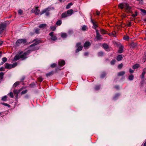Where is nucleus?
I'll list each match as a JSON object with an SVG mask.
<instances>
[{"mask_svg": "<svg viewBox=\"0 0 146 146\" xmlns=\"http://www.w3.org/2000/svg\"><path fill=\"white\" fill-rule=\"evenodd\" d=\"M29 53V51L23 53V51H21L19 54H16L14 57V59L15 61L19 60L20 58L22 60H24L27 58V55Z\"/></svg>", "mask_w": 146, "mask_h": 146, "instance_id": "f257e3e1", "label": "nucleus"}, {"mask_svg": "<svg viewBox=\"0 0 146 146\" xmlns=\"http://www.w3.org/2000/svg\"><path fill=\"white\" fill-rule=\"evenodd\" d=\"M33 42H35L33 44L31 45L29 47L30 51H33L38 49V48L35 47V46L40 43V41L37 39H36L33 40Z\"/></svg>", "mask_w": 146, "mask_h": 146, "instance_id": "f03ea898", "label": "nucleus"}, {"mask_svg": "<svg viewBox=\"0 0 146 146\" xmlns=\"http://www.w3.org/2000/svg\"><path fill=\"white\" fill-rule=\"evenodd\" d=\"M118 7L121 9L124 8L126 10H127L129 12H130L131 7L129 6V4L127 3H121L118 5Z\"/></svg>", "mask_w": 146, "mask_h": 146, "instance_id": "7ed1b4c3", "label": "nucleus"}, {"mask_svg": "<svg viewBox=\"0 0 146 146\" xmlns=\"http://www.w3.org/2000/svg\"><path fill=\"white\" fill-rule=\"evenodd\" d=\"M6 27V24L5 23H3L0 24V34L3 33L5 30Z\"/></svg>", "mask_w": 146, "mask_h": 146, "instance_id": "20e7f679", "label": "nucleus"}, {"mask_svg": "<svg viewBox=\"0 0 146 146\" xmlns=\"http://www.w3.org/2000/svg\"><path fill=\"white\" fill-rule=\"evenodd\" d=\"M50 9L49 8H47L45 9H44L42 10L40 13V15L43 14L44 13H45V15L47 16H48L49 15V11H50Z\"/></svg>", "mask_w": 146, "mask_h": 146, "instance_id": "39448f33", "label": "nucleus"}, {"mask_svg": "<svg viewBox=\"0 0 146 146\" xmlns=\"http://www.w3.org/2000/svg\"><path fill=\"white\" fill-rule=\"evenodd\" d=\"M27 42V40L26 39H20L17 41L16 42V44L18 45H19L21 43L25 44Z\"/></svg>", "mask_w": 146, "mask_h": 146, "instance_id": "423d86ee", "label": "nucleus"}, {"mask_svg": "<svg viewBox=\"0 0 146 146\" xmlns=\"http://www.w3.org/2000/svg\"><path fill=\"white\" fill-rule=\"evenodd\" d=\"M54 33L52 32L49 33V35L50 36V39L51 40L55 41L57 39V38L56 35L54 34Z\"/></svg>", "mask_w": 146, "mask_h": 146, "instance_id": "0eeeda50", "label": "nucleus"}, {"mask_svg": "<svg viewBox=\"0 0 146 146\" xmlns=\"http://www.w3.org/2000/svg\"><path fill=\"white\" fill-rule=\"evenodd\" d=\"M81 45V43L80 42H78L76 44V46L77 47V48L76 51V53L78 52L82 49L83 48V46Z\"/></svg>", "mask_w": 146, "mask_h": 146, "instance_id": "6e6552de", "label": "nucleus"}, {"mask_svg": "<svg viewBox=\"0 0 146 146\" xmlns=\"http://www.w3.org/2000/svg\"><path fill=\"white\" fill-rule=\"evenodd\" d=\"M38 7H36L35 9H33L32 10V12L33 13H35L36 15H37L40 13V10L38 9Z\"/></svg>", "mask_w": 146, "mask_h": 146, "instance_id": "1a4fd4ad", "label": "nucleus"}, {"mask_svg": "<svg viewBox=\"0 0 146 146\" xmlns=\"http://www.w3.org/2000/svg\"><path fill=\"white\" fill-rule=\"evenodd\" d=\"M65 61L63 60H60L59 61L58 64L60 66H63L65 64Z\"/></svg>", "mask_w": 146, "mask_h": 146, "instance_id": "9d476101", "label": "nucleus"}, {"mask_svg": "<svg viewBox=\"0 0 146 146\" xmlns=\"http://www.w3.org/2000/svg\"><path fill=\"white\" fill-rule=\"evenodd\" d=\"M96 38L98 40H100L102 38H101V36L99 34L98 31L96 30Z\"/></svg>", "mask_w": 146, "mask_h": 146, "instance_id": "9b49d317", "label": "nucleus"}, {"mask_svg": "<svg viewBox=\"0 0 146 146\" xmlns=\"http://www.w3.org/2000/svg\"><path fill=\"white\" fill-rule=\"evenodd\" d=\"M66 13L68 16L71 15L73 12V11L72 9H70L66 11Z\"/></svg>", "mask_w": 146, "mask_h": 146, "instance_id": "f8f14e48", "label": "nucleus"}, {"mask_svg": "<svg viewBox=\"0 0 146 146\" xmlns=\"http://www.w3.org/2000/svg\"><path fill=\"white\" fill-rule=\"evenodd\" d=\"M91 45V43L89 41H87L86 42L84 45V48H86L88 47V46H90Z\"/></svg>", "mask_w": 146, "mask_h": 146, "instance_id": "ddd939ff", "label": "nucleus"}, {"mask_svg": "<svg viewBox=\"0 0 146 146\" xmlns=\"http://www.w3.org/2000/svg\"><path fill=\"white\" fill-rule=\"evenodd\" d=\"M5 67L7 69H10L12 68V64H9L7 63L5 64Z\"/></svg>", "mask_w": 146, "mask_h": 146, "instance_id": "4468645a", "label": "nucleus"}, {"mask_svg": "<svg viewBox=\"0 0 146 146\" xmlns=\"http://www.w3.org/2000/svg\"><path fill=\"white\" fill-rule=\"evenodd\" d=\"M146 69L144 68L143 70V72L140 76V77L141 78H144V75L145 74L146 72L145 71Z\"/></svg>", "mask_w": 146, "mask_h": 146, "instance_id": "2eb2a0df", "label": "nucleus"}, {"mask_svg": "<svg viewBox=\"0 0 146 146\" xmlns=\"http://www.w3.org/2000/svg\"><path fill=\"white\" fill-rule=\"evenodd\" d=\"M22 89H20L18 91L17 90H14L13 91V92L15 94H17V96L18 94L21 91Z\"/></svg>", "mask_w": 146, "mask_h": 146, "instance_id": "dca6fc26", "label": "nucleus"}, {"mask_svg": "<svg viewBox=\"0 0 146 146\" xmlns=\"http://www.w3.org/2000/svg\"><path fill=\"white\" fill-rule=\"evenodd\" d=\"M68 16L66 12H65L62 14L61 17L62 18H64Z\"/></svg>", "mask_w": 146, "mask_h": 146, "instance_id": "f3484780", "label": "nucleus"}, {"mask_svg": "<svg viewBox=\"0 0 146 146\" xmlns=\"http://www.w3.org/2000/svg\"><path fill=\"white\" fill-rule=\"evenodd\" d=\"M125 72L124 71H122L118 73V76H121L124 75L125 74Z\"/></svg>", "mask_w": 146, "mask_h": 146, "instance_id": "a211bd4d", "label": "nucleus"}, {"mask_svg": "<svg viewBox=\"0 0 146 146\" xmlns=\"http://www.w3.org/2000/svg\"><path fill=\"white\" fill-rule=\"evenodd\" d=\"M103 48L106 50H108V49L109 48L108 46L106 44H104L103 45Z\"/></svg>", "mask_w": 146, "mask_h": 146, "instance_id": "6ab92c4d", "label": "nucleus"}, {"mask_svg": "<svg viewBox=\"0 0 146 146\" xmlns=\"http://www.w3.org/2000/svg\"><path fill=\"white\" fill-rule=\"evenodd\" d=\"M123 57L121 55H119L117 57V60L119 61H120L122 59Z\"/></svg>", "mask_w": 146, "mask_h": 146, "instance_id": "aec40b11", "label": "nucleus"}, {"mask_svg": "<svg viewBox=\"0 0 146 146\" xmlns=\"http://www.w3.org/2000/svg\"><path fill=\"white\" fill-rule=\"evenodd\" d=\"M140 66V65L138 64H136L134 65L133 66V69H136L138 68Z\"/></svg>", "mask_w": 146, "mask_h": 146, "instance_id": "412c9836", "label": "nucleus"}, {"mask_svg": "<svg viewBox=\"0 0 146 146\" xmlns=\"http://www.w3.org/2000/svg\"><path fill=\"white\" fill-rule=\"evenodd\" d=\"M46 26V24H43L40 25L39 26V27L40 28H44Z\"/></svg>", "mask_w": 146, "mask_h": 146, "instance_id": "4be33fe9", "label": "nucleus"}, {"mask_svg": "<svg viewBox=\"0 0 146 146\" xmlns=\"http://www.w3.org/2000/svg\"><path fill=\"white\" fill-rule=\"evenodd\" d=\"M123 47L122 46H121L120 47L119 49L118 50V52L120 53H122L123 52Z\"/></svg>", "mask_w": 146, "mask_h": 146, "instance_id": "5701e85b", "label": "nucleus"}, {"mask_svg": "<svg viewBox=\"0 0 146 146\" xmlns=\"http://www.w3.org/2000/svg\"><path fill=\"white\" fill-rule=\"evenodd\" d=\"M73 5V4L72 3H69L66 6V9H69L70 6Z\"/></svg>", "mask_w": 146, "mask_h": 146, "instance_id": "b1692460", "label": "nucleus"}, {"mask_svg": "<svg viewBox=\"0 0 146 146\" xmlns=\"http://www.w3.org/2000/svg\"><path fill=\"white\" fill-rule=\"evenodd\" d=\"M104 52L102 51H100L98 53V55L99 56H103L104 54Z\"/></svg>", "mask_w": 146, "mask_h": 146, "instance_id": "393cba45", "label": "nucleus"}, {"mask_svg": "<svg viewBox=\"0 0 146 146\" xmlns=\"http://www.w3.org/2000/svg\"><path fill=\"white\" fill-rule=\"evenodd\" d=\"M131 47L133 48H134L137 46V44L135 43H132L131 44Z\"/></svg>", "mask_w": 146, "mask_h": 146, "instance_id": "a878e982", "label": "nucleus"}, {"mask_svg": "<svg viewBox=\"0 0 146 146\" xmlns=\"http://www.w3.org/2000/svg\"><path fill=\"white\" fill-rule=\"evenodd\" d=\"M62 21L61 20H58L56 23V25L57 26L60 25L62 24Z\"/></svg>", "mask_w": 146, "mask_h": 146, "instance_id": "bb28decb", "label": "nucleus"}, {"mask_svg": "<svg viewBox=\"0 0 146 146\" xmlns=\"http://www.w3.org/2000/svg\"><path fill=\"white\" fill-rule=\"evenodd\" d=\"M53 74V72H49L48 73L46 74V76L47 77H48L49 76H52Z\"/></svg>", "mask_w": 146, "mask_h": 146, "instance_id": "cd10ccee", "label": "nucleus"}, {"mask_svg": "<svg viewBox=\"0 0 146 146\" xmlns=\"http://www.w3.org/2000/svg\"><path fill=\"white\" fill-rule=\"evenodd\" d=\"M35 33L36 34H38L39 33L40 29H39L35 28L34 29Z\"/></svg>", "mask_w": 146, "mask_h": 146, "instance_id": "c85d7f7f", "label": "nucleus"}, {"mask_svg": "<svg viewBox=\"0 0 146 146\" xmlns=\"http://www.w3.org/2000/svg\"><path fill=\"white\" fill-rule=\"evenodd\" d=\"M92 23L93 24V28L95 29L98 27V26L92 20Z\"/></svg>", "mask_w": 146, "mask_h": 146, "instance_id": "c756f323", "label": "nucleus"}, {"mask_svg": "<svg viewBox=\"0 0 146 146\" xmlns=\"http://www.w3.org/2000/svg\"><path fill=\"white\" fill-rule=\"evenodd\" d=\"M67 36V35L66 33H64L61 34V37L62 38H66Z\"/></svg>", "mask_w": 146, "mask_h": 146, "instance_id": "7c9ffc66", "label": "nucleus"}, {"mask_svg": "<svg viewBox=\"0 0 146 146\" xmlns=\"http://www.w3.org/2000/svg\"><path fill=\"white\" fill-rule=\"evenodd\" d=\"M106 73L104 72H103L101 75V78H104V77H105V76H106Z\"/></svg>", "mask_w": 146, "mask_h": 146, "instance_id": "2f4dec72", "label": "nucleus"}, {"mask_svg": "<svg viewBox=\"0 0 146 146\" xmlns=\"http://www.w3.org/2000/svg\"><path fill=\"white\" fill-rule=\"evenodd\" d=\"M37 79L38 81L40 82H41L43 80V78L41 76L38 77Z\"/></svg>", "mask_w": 146, "mask_h": 146, "instance_id": "473e14b6", "label": "nucleus"}, {"mask_svg": "<svg viewBox=\"0 0 146 146\" xmlns=\"http://www.w3.org/2000/svg\"><path fill=\"white\" fill-rule=\"evenodd\" d=\"M56 28V27L55 26H51L50 27V29L52 30V31H54Z\"/></svg>", "mask_w": 146, "mask_h": 146, "instance_id": "72a5a7b5", "label": "nucleus"}, {"mask_svg": "<svg viewBox=\"0 0 146 146\" xmlns=\"http://www.w3.org/2000/svg\"><path fill=\"white\" fill-rule=\"evenodd\" d=\"M7 97L6 96H5L3 97L1 99V100L3 101H6L7 100Z\"/></svg>", "mask_w": 146, "mask_h": 146, "instance_id": "f704fd0d", "label": "nucleus"}, {"mask_svg": "<svg viewBox=\"0 0 146 146\" xmlns=\"http://www.w3.org/2000/svg\"><path fill=\"white\" fill-rule=\"evenodd\" d=\"M100 32L102 34H105L106 33V31L104 29H101Z\"/></svg>", "mask_w": 146, "mask_h": 146, "instance_id": "c9c22d12", "label": "nucleus"}, {"mask_svg": "<svg viewBox=\"0 0 146 146\" xmlns=\"http://www.w3.org/2000/svg\"><path fill=\"white\" fill-rule=\"evenodd\" d=\"M133 79V75H131L129 77V79L130 80H132Z\"/></svg>", "mask_w": 146, "mask_h": 146, "instance_id": "e433bc0d", "label": "nucleus"}, {"mask_svg": "<svg viewBox=\"0 0 146 146\" xmlns=\"http://www.w3.org/2000/svg\"><path fill=\"white\" fill-rule=\"evenodd\" d=\"M4 75V74L2 72H1L0 73V79H3Z\"/></svg>", "mask_w": 146, "mask_h": 146, "instance_id": "4c0bfd02", "label": "nucleus"}, {"mask_svg": "<svg viewBox=\"0 0 146 146\" xmlns=\"http://www.w3.org/2000/svg\"><path fill=\"white\" fill-rule=\"evenodd\" d=\"M87 27L85 25L83 26L82 27V30L83 31H85L86 30Z\"/></svg>", "mask_w": 146, "mask_h": 146, "instance_id": "58836bf2", "label": "nucleus"}, {"mask_svg": "<svg viewBox=\"0 0 146 146\" xmlns=\"http://www.w3.org/2000/svg\"><path fill=\"white\" fill-rule=\"evenodd\" d=\"M100 88V85H97L95 87V89L96 90H99Z\"/></svg>", "mask_w": 146, "mask_h": 146, "instance_id": "ea45409f", "label": "nucleus"}, {"mask_svg": "<svg viewBox=\"0 0 146 146\" xmlns=\"http://www.w3.org/2000/svg\"><path fill=\"white\" fill-rule=\"evenodd\" d=\"M120 95V94H116L114 97L113 98L114 100H116Z\"/></svg>", "mask_w": 146, "mask_h": 146, "instance_id": "a19ab883", "label": "nucleus"}, {"mask_svg": "<svg viewBox=\"0 0 146 146\" xmlns=\"http://www.w3.org/2000/svg\"><path fill=\"white\" fill-rule=\"evenodd\" d=\"M27 90H25L23 91L21 93V94L22 95V94H25L27 93Z\"/></svg>", "mask_w": 146, "mask_h": 146, "instance_id": "79ce46f5", "label": "nucleus"}, {"mask_svg": "<svg viewBox=\"0 0 146 146\" xmlns=\"http://www.w3.org/2000/svg\"><path fill=\"white\" fill-rule=\"evenodd\" d=\"M123 64H119L118 66V68L119 69H121L123 66Z\"/></svg>", "mask_w": 146, "mask_h": 146, "instance_id": "37998d69", "label": "nucleus"}, {"mask_svg": "<svg viewBox=\"0 0 146 146\" xmlns=\"http://www.w3.org/2000/svg\"><path fill=\"white\" fill-rule=\"evenodd\" d=\"M56 64L55 63H53L51 64L50 66L52 68H54L56 66Z\"/></svg>", "mask_w": 146, "mask_h": 146, "instance_id": "c03bdc74", "label": "nucleus"}, {"mask_svg": "<svg viewBox=\"0 0 146 146\" xmlns=\"http://www.w3.org/2000/svg\"><path fill=\"white\" fill-rule=\"evenodd\" d=\"M23 12V11L21 9H19L18 11V13L20 15H22V14Z\"/></svg>", "mask_w": 146, "mask_h": 146, "instance_id": "a18cd8bd", "label": "nucleus"}, {"mask_svg": "<svg viewBox=\"0 0 146 146\" xmlns=\"http://www.w3.org/2000/svg\"><path fill=\"white\" fill-rule=\"evenodd\" d=\"M17 62H15L14 63H13L12 64V68L15 67L16 66H17Z\"/></svg>", "mask_w": 146, "mask_h": 146, "instance_id": "49530a36", "label": "nucleus"}, {"mask_svg": "<svg viewBox=\"0 0 146 146\" xmlns=\"http://www.w3.org/2000/svg\"><path fill=\"white\" fill-rule=\"evenodd\" d=\"M115 62V60H112L111 62V65H113Z\"/></svg>", "mask_w": 146, "mask_h": 146, "instance_id": "de8ad7c7", "label": "nucleus"}, {"mask_svg": "<svg viewBox=\"0 0 146 146\" xmlns=\"http://www.w3.org/2000/svg\"><path fill=\"white\" fill-rule=\"evenodd\" d=\"M19 82H15L13 85V86L16 87L17 85H19Z\"/></svg>", "mask_w": 146, "mask_h": 146, "instance_id": "09e8293b", "label": "nucleus"}, {"mask_svg": "<svg viewBox=\"0 0 146 146\" xmlns=\"http://www.w3.org/2000/svg\"><path fill=\"white\" fill-rule=\"evenodd\" d=\"M2 60L3 62H5L7 61V58L6 57H3L2 58Z\"/></svg>", "mask_w": 146, "mask_h": 146, "instance_id": "8fccbe9b", "label": "nucleus"}, {"mask_svg": "<svg viewBox=\"0 0 146 146\" xmlns=\"http://www.w3.org/2000/svg\"><path fill=\"white\" fill-rule=\"evenodd\" d=\"M11 98H13L14 96L13 93L12 92H11L9 94Z\"/></svg>", "mask_w": 146, "mask_h": 146, "instance_id": "3c124183", "label": "nucleus"}, {"mask_svg": "<svg viewBox=\"0 0 146 146\" xmlns=\"http://www.w3.org/2000/svg\"><path fill=\"white\" fill-rule=\"evenodd\" d=\"M124 39L127 40L129 39V37L128 36H125L124 37Z\"/></svg>", "mask_w": 146, "mask_h": 146, "instance_id": "603ef678", "label": "nucleus"}, {"mask_svg": "<svg viewBox=\"0 0 146 146\" xmlns=\"http://www.w3.org/2000/svg\"><path fill=\"white\" fill-rule=\"evenodd\" d=\"M2 104L4 106H10V105L9 104H7V103H2Z\"/></svg>", "mask_w": 146, "mask_h": 146, "instance_id": "864d4df0", "label": "nucleus"}, {"mask_svg": "<svg viewBox=\"0 0 146 146\" xmlns=\"http://www.w3.org/2000/svg\"><path fill=\"white\" fill-rule=\"evenodd\" d=\"M141 11L144 14H146V10L143 9H141Z\"/></svg>", "mask_w": 146, "mask_h": 146, "instance_id": "5fc2aeb1", "label": "nucleus"}, {"mask_svg": "<svg viewBox=\"0 0 146 146\" xmlns=\"http://www.w3.org/2000/svg\"><path fill=\"white\" fill-rule=\"evenodd\" d=\"M129 72L130 73H132L134 72V70L131 68L129 69Z\"/></svg>", "mask_w": 146, "mask_h": 146, "instance_id": "6e6d98bb", "label": "nucleus"}, {"mask_svg": "<svg viewBox=\"0 0 146 146\" xmlns=\"http://www.w3.org/2000/svg\"><path fill=\"white\" fill-rule=\"evenodd\" d=\"M115 32H113L111 34H110V35H112L113 36H115Z\"/></svg>", "mask_w": 146, "mask_h": 146, "instance_id": "4d7b16f0", "label": "nucleus"}, {"mask_svg": "<svg viewBox=\"0 0 146 146\" xmlns=\"http://www.w3.org/2000/svg\"><path fill=\"white\" fill-rule=\"evenodd\" d=\"M137 15V12H135V14H133L132 15L134 17H135Z\"/></svg>", "mask_w": 146, "mask_h": 146, "instance_id": "13d9d810", "label": "nucleus"}, {"mask_svg": "<svg viewBox=\"0 0 146 146\" xmlns=\"http://www.w3.org/2000/svg\"><path fill=\"white\" fill-rule=\"evenodd\" d=\"M119 86L118 85H116V86H115L114 87V88L117 89H119Z\"/></svg>", "mask_w": 146, "mask_h": 146, "instance_id": "bf43d9fd", "label": "nucleus"}, {"mask_svg": "<svg viewBox=\"0 0 146 146\" xmlns=\"http://www.w3.org/2000/svg\"><path fill=\"white\" fill-rule=\"evenodd\" d=\"M131 22H129L128 24V26L129 27H130L131 26Z\"/></svg>", "mask_w": 146, "mask_h": 146, "instance_id": "052dcab7", "label": "nucleus"}, {"mask_svg": "<svg viewBox=\"0 0 146 146\" xmlns=\"http://www.w3.org/2000/svg\"><path fill=\"white\" fill-rule=\"evenodd\" d=\"M25 79V77H23L21 79V82H23V80H24Z\"/></svg>", "mask_w": 146, "mask_h": 146, "instance_id": "680f3d73", "label": "nucleus"}, {"mask_svg": "<svg viewBox=\"0 0 146 146\" xmlns=\"http://www.w3.org/2000/svg\"><path fill=\"white\" fill-rule=\"evenodd\" d=\"M96 14L97 15H99L100 14V12L99 11H97L96 12Z\"/></svg>", "mask_w": 146, "mask_h": 146, "instance_id": "e2e57ef3", "label": "nucleus"}, {"mask_svg": "<svg viewBox=\"0 0 146 146\" xmlns=\"http://www.w3.org/2000/svg\"><path fill=\"white\" fill-rule=\"evenodd\" d=\"M88 53L87 52H85L84 53V55L85 56H87L88 55Z\"/></svg>", "mask_w": 146, "mask_h": 146, "instance_id": "0e129e2a", "label": "nucleus"}, {"mask_svg": "<svg viewBox=\"0 0 146 146\" xmlns=\"http://www.w3.org/2000/svg\"><path fill=\"white\" fill-rule=\"evenodd\" d=\"M143 146H146V139L144 141V142L143 143Z\"/></svg>", "mask_w": 146, "mask_h": 146, "instance_id": "69168bd1", "label": "nucleus"}, {"mask_svg": "<svg viewBox=\"0 0 146 146\" xmlns=\"http://www.w3.org/2000/svg\"><path fill=\"white\" fill-rule=\"evenodd\" d=\"M4 68L3 67L0 68V71H3Z\"/></svg>", "mask_w": 146, "mask_h": 146, "instance_id": "338daca9", "label": "nucleus"}, {"mask_svg": "<svg viewBox=\"0 0 146 146\" xmlns=\"http://www.w3.org/2000/svg\"><path fill=\"white\" fill-rule=\"evenodd\" d=\"M3 41L0 40V46H1L2 45V44H3Z\"/></svg>", "mask_w": 146, "mask_h": 146, "instance_id": "774afa93", "label": "nucleus"}]
</instances>
